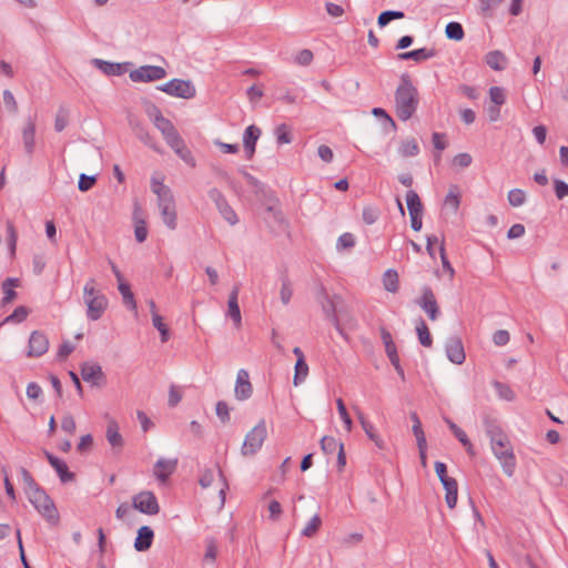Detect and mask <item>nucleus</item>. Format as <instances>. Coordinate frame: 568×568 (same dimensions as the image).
<instances>
[{
	"label": "nucleus",
	"mask_w": 568,
	"mask_h": 568,
	"mask_svg": "<svg viewBox=\"0 0 568 568\" xmlns=\"http://www.w3.org/2000/svg\"><path fill=\"white\" fill-rule=\"evenodd\" d=\"M154 532L149 526H142L138 530V536L134 540V548L136 551H145L152 546Z\"/></svg>",
	"instance_id": "nucleus-22"
},
{
	"label": "nucleus",
	"mask_w": 568,
	"mask_h": 568,
	"mask_svg": "<svg viewBox=\"0 0 568 568\" xmlns=\"http://www.w3.org/2000/svg\"><path fill=\"white\" fill-rule=\"evenodd\" d=\"M275 134H276L277 142L280 144H288L292 141V138H291V134H290V131H288V128L286 124H280L275 129Z\"/></svg>",
	"instance_id": "nucleus-55"
},
{
	"label": "nucleus",
	"mask_w": 568,
	"mask_h": 568,
	"mask_svg": "<svg viewBox=\"0 0 568 568\" xmlns=\"http://www.w3.org/2000/svg\"><path fill=\"white\" fill-rule=\"evenodd\" d=\"M444 203L445 206L449 207L454 213H456L460 204L459 194L452 189L445 196Z\"/></svg>",
	"instance_id": "nucleus-53"
},
{
	"label": "nucleus",
	"mask_w": 568,
	"mask_h": 568,
	"mask_svg": "<svg viewBox=\"0 0 568 568\" xmlns=\"http://www.w3.org/2000/svg\"><path fill=\"white\" fill-rule=\"evenodd\" d=\"M29 501L38 513L50 524L55 525L59 521V513L50 496L41 488L29 491L27 495Z\"/></svg>",
	"instance_id": "nucleus-4"
},
{
	"label": "nucleus",
	"mask_w": 568,
	"mask_h": 568,
	"mask_svg": "<svg viewBox=\"0 0 568 568\" xmlns=\"http://www.w3.org/2000/svg\"><path fill=\"white\" fill-rule=\"evenodd\" d=\"M343 445L338 443L334 437L324 436L321 439V448L325 454H333L336 450H339V446Z\"/></svg>",
	"instance_id": "nucleus-49"
},
{
	"label": "nucleus",
	"mask_w": 568,
	"mask_h": 568,
	"mask_svg": "<svg viewBox=\"0 0 568 568\" xmlns=\"http://www.w3.org/2000/svg\"><path fill=\"white\" fill-rule=\"evenodd\" d=\"M436 54L437 51L433 48H420L417 50L400 53L398 58L400 60H414L416 62H422L434 58Z\"/></svg>",
	"instance_id": "nucleus-25"
},
{
	"label": "nucleus",
	"mask_w": 568,
	"mask_h": 568,
	"mask_svg": "<svg viewBox=\"0 0 568 568\" xmlns=\"http://www.w3.org/2000/svg\"><path fill=\"white\" fill-rule=\"evenodd\" d=\"M45 456L49 464L54 468L62 483L73 480L74 474L69 470L67 464L63 460H61L60 458L55 457L50 453H45Z\"/></svg>",
	"instance_id": "nucleus-20"
},
{
	"label": "nucleus",
	"mask_w": 568,
	"mask_h": 568,
	"mask_svg": "<svg viewBox=\"0 0 568 568\" xmlns=\"http://www.w3.org/2000/svg\"><path fill=\"white\" fill-rule=\"evenodd\" d=\"M252 393L253 388L250 382L248 372L244 368L239 369L234 388L236 399L245 400L251 397Z\"/></svg>",
	"instance_id": "nucleus-15"
},
{
	"label": "nucleus",
	"mask_w": 568,
	"mask_h": 568,
	"mask_svg": "<svg viewBox=\"0 0 568 568\" xmlns=\"http://www.w3.org/2000/svg\"><path fill=\"white\" fill-rule=\"evenodd\" d=\"M493 386L501 399H505L508 402H511L515 399V393L507 384L495 381L493 383Z\"/></svg>",
	"instance_id": "nucleus-45"
},
{
	"label": "nucleus",
	"mask_w": 568,
	"mask_h": 568,
	"mask_svg": "<svg viewBox=\"0 0 568 568\" xmlns=\"http://www.w3.org/2000/svg\"><path fill=\"white\" fill-rule=\"evenodd\" d=\"M484 425L494 456L499 460L504 473L511 477L516 468V458L508 436L494 419L485 418Z\"/></svg>",
	"instance_id": "nucleus-1"
},
{
	"label": "nucleus",
	"mask_w": 568,
	"mask_h": 568,
	"mask_svg": "<svg viewBox=\"0 0 568 568\" xmlns=\"http://www.w3.org/2000/svg\"><path fill=\"white\" fill-rule=\"evenodd\" d=\"M381 338L385 346V352L390 363L399 361L396 345L393 341L392 334L384 327L381 328Z\"/></svg>",
	"instance_id": "nucleus-29"
},
{
	"label": "nucleus",
	"mask_w": 568,
	"mask_h": 568,
	"mask_svg": "<svg viewBox=\"0 0 568 568\" xmlns=\"http://www.w3.org/2000/svg\"><path fill=\"white\" fill-rule=\"evenodd\" d=\"M445 422L448 425L449 429L453 432V434L456 436V438L462 443V445H467L466 433L449 418H445Z\"/></svg>",
	"instance_id": "nucleus-58"
},
{
	"label": "nucleus",
	"mask_w": 568,
	"mask_h": 568,
	"mask_svg": "<svg viewBox=\"0 0 568 568\" xmlns=\"http://www.w3.org/2000/svg\"><path fill=\"white\" fill-rule=\"evenodd\" d=\"M410 419L413 420L412 430H413L414 436L416 437L417 446H423V444L426 440V437H425L424 430L422 428V423L419 420V417L415 412H413V413H410Z\"/></svg>",
	"instance_id": "nucleus-38"
},
{
	"label": "nucleus",
	"mask_w": 568,
	"mask_h": 568,
	"mask_svg": "<svg viewBox=\"0 0 568 568\" xmlns=\"http://www.w3.org/2000/svg\"><path fill=\"white\" fill-rule=\"evenodd\" d=\"M383 285L387 292L396 293L398 291V274L394 270H387L383 275Z\"/></svg>",
	"instance_id": "nucleus-35"
},
{
	"label": "nucleus",
	"mask_w": 568,
	"mask_h": 568,
	"mask_svg": "<svg viewBox=\"0 0 568 568\" xmlns=\"http://www.w3.org/2000/svg\"><path fill=\"white\" fill-rule=\"evenodd\" d=\"M97 179L94 175L80 174L78 187L82 192L89 191L95 183Z\"/></svg>",
	"instance_id": "nucleus-59"
},
{
	"label": "nucleus",
	"mask_w": 568,
	"mask_h": 568,
	"mask_svg": "<svg viewBox=\"0 0 568 568\" xmlns=\"http://www.w3.org/2000/svg\"><path fill=\"white\" fill-rule=\"evenodd\" d=\"M308 374V365L305 359L298 358L295 364V374L293 383L295 386L300 385L306 378Z\"/></svg>",
	"instance_id": "nucleus-40"
},
{
	"label": "nucleus",
	"mask_w": 568,
	"mask_h": 568,
	"mask_svg": "<svg viewBox=\"0 0 568 568\" xmlns=\"http://www.w3.org/2000/svg\"><path fill=\"white\" fill-rule=\"evenodd\" d=\"M168 95L181 99H192L196 94V89L190 80L172 79L156 88Z\"/></svg>",
	"instance_id": "nucleus-6"
},
{
	"label": "nucleus",
	"mask_w": 568,
	"mask_h": 568,
	"mask_svg": "<svg viewBox=\"0 0 568 568\" xmlns=\"http://www.w3.org/2000/svg\"><path fill=\"white\" fill-rule=\"evenodd\" d=\"M215 412L222 423H226L230 420V408L225 402H217L215 406Z\"/></svg>",
	"instance_id": "nucleus-61"
},
{
	"label": "nucleus",
	"mask_w": 568,
	"mask_h": 568,
	"mask_svg": "<svg viewBox=\"0 0 568 568\" xmlns=\"http://www.w3.org/2000/svg\"><path fill=\"white\" fill-rule=\"evenodd\" d=\"M267 437V428L264 419H261L245 436L241 448L243 456L255 455L263 446Z\"/></svg>",
	"instance_id": "nucleus-5"
},
{
	"label": "nucleus",
	"mask_w": 568,
	"mask_h": 568,
	"mask_svg": "<svg viewBox=\"0 0 568 568\" xmlns=\"http://www.w3.org/2000/svg\"><path fill=\"white\" fill-rule=\"evenodd\" d=\"M406 203L407 209L410 216V226L414 231L418 232L422 229L423 222H422V211H423V204L420 202V199L418 194L409 190L406 193Z\"/></svg>",
	"instance_id": "nucleus-9"
},
{
	"label": "nucleus",
	"mask_w": 568,
	"mask_h": 568,
	"mask_svg": "<svg viewBox=\"0 0 568 568\" xmlns=\"http://www.w3.org/2000/svg\"><path fill=\"white\" fill-rule=\"evenodd\" d=\"M399 154L407 156H416L419 153V146L415 139H406L400 142Z\"/></svg>",
	"instance_id": "nucleus-36"
},
{
	"label": "nucleus",
	"mask_w": 568,
	"mask_h": 568,
	"mask_svg": "<svg viewBox=\"0 0 568 568\" xmlns=\"http://www.w3.org/2000/svg\"><path fill=\"white\" fill-rule=\"evenodd\" d=\"M419 104L418 91L408 74L400 77V83L395 91V111L402 121L409 120Z\"/></svg>",
	"instance_id": "nucleus-2"
},
{
	"label": "nucleus",
	"mask_w": 568,
	"mask_h": 568,
	"mask_svg": "<svg viewBox=\"0 0 568 568\" xmlns=\"http://www.w3.org/2000/svg\"><path fill=\"white\" fill-rule=\"evenodd\" d=\"M416 332L418 335L419 343L425 347H430L433 343L432 336L426 323L423 320H420L419 323L417 324Z\"/></svg>",
	"instance_id": "nucleus-39"
},
{
	"label": "nucleus",
	"mask_w": 568,
	"mask_h": 568,
	"mask_svg": "<svg viewBox=\"0 0 568 568\" xmlns=\"http://www.w3.org/2000/svg\"><path fill=\"white\" fill-rule=\"evenodd\" d=\"M69 123V110L64 106H60L58 109L55 120H54V129L57 132L63 131Z\"/></svg>",
	"instance_id": "nucleus-42"
},
{
	"label": "nucleus",
	"mask_w": 568,
	"mask_h": 568,
	"mask_svg": "<svg viewBox=\"0 0 568 568\" xmlns=\"http://www.w3.org/2000/svg\"><path fill=\"white\" fill-rule=\"evenodd\" d=\"M176 465L178 459L159 458L154 465V476L161 483H165L169 476L174 473Z\"/></svg>",
	"instance_id": "nucleus-17"
},
{
	"label": "nucleus",
	"mask_w": 568,
	"mask_h": 568,
	"mask_svg": "<svg viewBox=\"0 0 568 568\" xmlns=\"http://www.w3.org/2000/svg\"><path fill=\"white\" fill-rule=\"evenodd\" d=\"M417 304L428 315L432 321H436L439 315V308L433 290L429 286L422 288V296Z\"/></svg>",
	"instance_id": "nucleus-12"
},
{
	"label": "nucleus",
	"mask_w": 568,
	"mask_h": 568,
	"mask_svg": "<svg viewBox=\"0 0 568 568\" xmlns=\"http://www.w3.org/2000/svg\"><path fill=\"white\" fill-rule=\"evenodd\" d=\"M209 197L215 203L219 212L223 219L231 225H235L239 222L237 215L234 210L229 205L225 196L217 189H211L209 191Z\"/></svg>",
	"instance_id": "nucleus-10"
},
{
	"label": "nucleus",
	"mask_w": 568,
	"mask_h": 568,
	"mask_svg": "<svg viewBox=\"0 0 568 568\" xmlns=\"http://www.w3.org/2000/svg\"><path fill=\"white\" fill-rule=\"evenodd\" d=\"M261 135L260 128L255 125H248L243 134V144L246 153V158L250 160L255 153V145Z\"/></svg>",
	"instance_id": "nucleus-18"
},
{
	"label": "nucleus",
	"mask_w": 568,
	"mask_h": 568,
	"mask_svg": "<svg viewBox=\"0 0 568 568\" xmlns=\"http://www.w3.org/2000/svg\"><path fill=\"white\" fill-rule=\"evenodd\" d=\"M7 233H8V247L11 256H14L17 248L18 235L16 229L11 222L7 223Z\"/></svg>",
	"instance_id": "nucleus-52"
},
{
	"label": "nucleus",
	"mask_w": 568,
	"mask_h": 568,
	"mask_svg": "<svg viewBox=\"0 0 568 568\" xmlns=\"http://www.w3.org/2000/svg\"><path fill=\"white\" fill-rule=\"evenodd\" d=\"M336 406H337L339 417L344 423V427H345L346 432L349 433L353 428V422H352L349 414L347 413L346 406L342 398L336 399Z\"/></svg>",
	"instance_id": "nucleus-44"
},
{
	"label": "nucleus",
	"mask_w": 568,
	"mask_h": 568,
	"mask_svg": "<svg viewBox=\"0 0 568 568\" xmlns=\"http://www.w3.org/2000/svg\"><path fill=\"white\" fill-rule=\"evenodd\" d=\"M36 121L32 118H28L26 120L24 126L22 129V141L24 145L26 152L31 155L34 151L36 144Z\"/></svg>",
	"instance_id": "nucleus-19"
},
{
	"label": "nucleus",
	"mask_w": 568,
	"mask_h": 568,
	"mask_svg": "<svg viewBox=\"0 0 568 568\" xmlns=\"http://www.w3.org/2000/svg\"><path fill=\"white\" fill-rule=\"evenodd\" d=\"M18 285H19V280L18 278H12V277L7 278L2 283V290H3L2 302L4 304L10 303L11 301H13L16 298L17 293L13 290V287H16Z\"/></svg>",
	"instance_id": "nucleus-34"
},
{
	"label": "nucleus",
	"mask_w": 568,
	"mask_h": 568,
	"mask_svg": "<svg viewBox=\"0 0 568 568\" xmlns=\"http://www.w3.org/2000/svg\"><path fill=\"white\" fill-rule=\"evenodd\" d=\"M313 61V52L308 49L301 50L296 57L295 62L300 65H308Z\"/></svg>",
	"instance_id": "nucleus-62"
},
{
	"label": "nucleus",
	"mask_w": 568,
	"mask_h": 568,
	"mask_svg": "<svg viewBox=\"0 0 568 568\" xmlns=\"http://www.w3.org/2000/svg\"><path fill=\"white\" fill-rule=\"evenodd\" d=\"M362 216H363V221L367 225H372L377 221V219L379 216V211L376 207L367 206V207H364Z\"/></svg>",
	"instance_id": "nucleus-57"
},
{
	"label": "nucleus",
	"mask_w": 568,
	"mask_h": 568,
	"mask_svg": "<svg viewBox=\"0 0 568 568\" xmlns=\"http://www.w3.org/2000/svg\"><path fill=\"white\" fill-rule=\"evenodd\" d=\"M165 77L166 71L164 68L151 64L141 65L140 68L134 69L129 73L130 80L135 83L154 82L162 80Z\"/></svg>",
	"instance_id": "nucleus-7"
},
{
	"label": "nucleus",
	"mask_w": 568,
	"mask_h": 568,
	"mask_svg": "<svg viewBox=\"0 0 568 568\" xmlns=\"http://www.w3.org/2000/svg\"><path fill=\"white\" fill-rule=\"evenodd\" d=\"M81 376L84 382L90 383L93 386H99L104 379L102 367L95 363H84L81 366Z\"/></svg>",
	"instance_id": "nucleus-16"
},
{
	"label": "nucleus",
	"mask_w": 568,
	"mask_h": 568,
	"mask_svg": "<svg viewBox=\"0 0 568 568\" xmlns=\"http://www.w3.org/2000/svg\"><path fill=\"white\" fill-rule=\"evenodd\" d=\"M158 206L161 212L163 223L170 229L175 230L176 222V209H175V200L173 194L170 196H164L158 201Z\"/></svg>",
	"instance_id": "nucleus-11"
},
{
	"label": "nucleus",
	"mask_w": 568,
	"mask_h": 568,
	"mask_svg": "<svg viewBox=\"0 0 568 568\" xmlns=\"http://www.w3.org/2000/svg\"><path fill=\"white\" fill-rule=\"evenodd\" d=\"M240 287L239 285H235L231 291L227 301V315L232 318L236 327H239L242 322L241 310L237 302Z\"/></svg>",
	"instance_id": "nucleus-21"
},
{
	"label": "nucleus",
	"mask_w": 568,
	"mask_h": 568,
	"mask_svg": "<svg viewBox=\"0 0 568 568\" xmlns=\"http://www.w3.org/2000/svg\"><path fill=\"white\" fill-rule=\"evenodd\" d=\"M131 126L136 135V138L142 141L145 145L151 148L152 150L160 152L158 144L154 142L153 138L150 135L149 131L139 122L131 121Z\"/></svg>",
	"instance_id": "nucleus-27"
},
{
	"label": "nucleus",
	"mask_w": 568,
	"mask_h": 568,
	"mask_svg": "<svg viewBox=\"0 0 568 568\" xmlns=\"http://www.w3.org/2000/svg\"><path fill=\"white\" fill-rule=\"evenodd\" d=\"M20 475H21L22 483L24 485L26 495H28L29 491H31V490H36V489L40 488L38 486V484L36 483V480L33 479L32 475L26 468H23V467L20 468Z\"/></svg>",
	"instance_id": "nucleus-50"
},
{
	"label": "nucleus",
	"mask_w": 568,
	"mask_h": 568,
	"mask_svg": "<svg viewBox=\"0 0 568 568\" xmlns=\"http://www.w3.org/2000/svg\"><path fill=\"white\" fill-rule=\"evenodd\" d=\"M442 485L446 490L445 500L449 508H454L457 504L458 485L455 478L443 479Z\"/></svg>",
	"instance_id": "nucleus-26"
},
{
	"label": "nucleus",
	"mask_w": 568,
	"mask_h": 568,
	"mask_svg": "<svg viewBox=\"0 0 568 568\" xmlns=\"http://www.w3.org/2000/svg\"><path fill=\"white\" fill-rule=\"evenodd\" d=\"M367 437L379 448L383 449L385 447V442L382 439L381 436L376 433V429L372 423L364 424V427H362Z\"/></svg>",
	"instance_id": "nucleus-47"
},
{
	"label": "nucleus",
	"mask_w": 568,
	"mask_h": 568,
	"mask_svg": "<svg viewBox=\"0 0 568 568\" xmlns=\"http://www.w3.org/2000/svg\"><path fill=\"white\" fill-rule=\"evenodd\" d=\"M92 64L106 75H121L125 72V65H129L130 63H115L104 61L102 59H93Z\"/></svg>",
	"instance_id": "nucleus-23"
},
{
	"label": "nucleus",
	"mask_w": 568,
	"mask_h": 568,
	"mask_svg": "<svg viewBox=\"0 0 568 568\" xmlns=\"http://www.w3.org/2000/svg\"><path fill=\"white\" fill-rule=\"evenodd\" d=\"M446 37L450 40L459 41L464 38V29L458 22H449L445 28Z\"/></svg>",
	"instance_id": "nucleus-41"
},
{
	"label": "nucleus",
	"mask_w": 568,
	"mask_h": 568,
	"mask_svg": "<svg viewBox=\"0 0 568 568\" xmlns=\"http://www.w3.org/2000/svg\"><path fill=\"white\" fill-rule=\"evenodd\" d=\"M118 288H119V292L122 296V301L124 303V305L132 310V311H135L136 310V302H135V298H134V295L131 291V287L130 285L126 283V282H120L118 284Z\"/></svg>",
	"instance_id": "nucleus-33"
},
{
	"label": "nucleus",
	"mask_w": 568,
	"mask_h": 568,
	"mask_svg": "<svg viewBox=\"0 0 568 568\" xmlns=\"http://www.w3.org/2000/svg\"><path fill=\"white\" fill-rule=\"evenodd\" d=\"M151 190L154 194L158 196V201L164 196L172 195V191L169 186L164 185L161 181L156 180L155 178L151 181Z\"/></svg>",
	"instance_id": "nucleus-46"
},
{
	"label": "nucleus",
	"mask_w": 568,
	"mask_h": 568,
	"mask_svg": "<svg viewBox=\"0 0 568 568\" xmlns=\"http://www.w3.org/2000/svg\"><path fill=\"white\" fill-rule=\"evenodd\" d=\"M155 114L153 118V123L155 128L162 133L164 140L169 139L173 134L178 132L173 123L164 118L159 109H154Z\"/></svg>",
	"instance_id": "nucleus-24"
},
{
	"label": "nucleus",
	"mask_w": 568,
	"mask_h": 568,
	"mask_svg": "<svg viewBox=\"0 0 568 568\" xmlns=\"http://www.w3.org/2000/svg\"><path fill=\"white\" fill-rule=\"evenodd\" d=\"M323 312L325 313L326 317L332 322L335 329L339 334H343L342 320L336 313L335 305H334L333 301L329 300L328 297L326 300V303L323 304Z\"/></svg>",
	"instance_id": "nucleus-30"
},
{
	"label": "nucleus",
	"mask_w": 568,
	"mask_h": 568,
	"mask_svg": "<svg viewBox=\"0 0 568 568\" xmlns=\"http://www.w3.org/2000/svg\"><path fill=\"white\" fill-rule=\"evenodd\" d=\"M49 348V339L47 335L40 331H33L29 338V349L27 356L39 357L47 353Z\"/></svg>",
	"instance_id": "nucleus-13"
},
{
	"label": "nucleus",
	"mask_w": 568,
	"mask_h": 568,
	"mask_svg": "<svg viewBox=\"0 0 568 568\" xmlns=\"http://www.w3.org/2000/svg\"><path fill=\"white\" fill-rule=\"evenodd\" d=\"M354 245H355L354 235L352 233H344L338 237L336 247H337V250L352 248Z\"/></svg>",
	"instance_id": "nucleus-60"
},
{
	"label": "nucleus",
	"mask_w": 568,
	"mask_h": 568,
	"mask_svg": "<svg viewBox=\"0 0 568 568\" xmlns=\"http://www.w3.org/2000/svg\"><path fill=\"white\" fill-rule=\"evenodd\" d=\"M510 339L509 333L506 329H498L493 335V342L497 346H505Z\"/></svg>",
	"instance_id": "nucleus-63"
},
{
	"label": "nucleus",
	"mask_w": 568,
	"mask_h": 568,
	"mask_svg": "<svg viewBox=\"0 0 568 568\" xmlns=\"http://www.w3.org/2000/svg\"><path fill=\"white\" fill-rule=\"evenodd\" d=\"M486 63L494 70L500 71L506 68L507 59L505 54L498 50L490 51L486 54Z\"/></svg>",
	"instance_id": "nucleus-32"
},
{
	"label": "nucleus",
	"mask_w": 568,
	"mask_h": 568,
	"mask_svg": "<svg viewBox=\"0 0 568 568\" xmlns=\"http://www.w3.org/2000/svg\"><path fill=\"white\" fill-rule=\"evenodd\" d=\"M445 348L446 355L452 363L460 365L465 362L464 345L458 336H450L446 342Z\"/></svg>",
	"instance_id": "nucleus-14"
},
{
	"label": "nucleus",
	"mask_w": 568,
	"mask_h": 568,
	"mask_svg": "<svg viewBox=\"0 0 568 568\" xmlns=\"http://www.w3.org/2000/svg\"><path fill=\"white\" fill-rule=\"evenodd\" d=\"M132 506L136 510L145 515H156L160 511V506L155 495L152 491H141L133 496Z\"/></svg>",
	"instance_id": "nucleus-8"
},
{
	"label": "nucleus",
	"mask_w": 568,
	"mask_h": 568,
	"mask_svg": "<svg viewBox=\"0 0 568 568\" xmlns=\"http://www.w3.org/2000/svg\"><path fill=\"white\" fill-rule=\"evenodd\" d=\"M321 525L322 519L318 514H315L303 528L302 535L305 537H313L320 529Z\"/></svg>",
	"instance_id": "nucleus-43"
},
{
	"label": "nucleus",
	"mask_w": 568,
	"mask_h": 568,
	"mask_svg": "<svg viewBox=\"0 0 568 568\" xmlns=\"http://www.w3.org/2000/svg\"><path fill=\"white\" fill-rule=\"evenodd\" d=\"M508 202L511 206H521L526 202V193L521 189H513L508 192Z\"/></svg>",
	"instance_id": "nucleus-48"
},
{
	"label": "nucleus",
	"mask_w": 568,
	"mask_h": 568,
	"mask_svg": "<svg viewBox=\"0 0 568 568\" xmlns=\"http://www.w3.org/2000/svg\"><path fill=\"white\" fill-rule=\"evenodd\" d=\"M293 288L290 280L285 276L282 278V285L280 291V297L284 305H287L292 298Z\"/></svg>",
	"instance_id": "nucleus-51"
},
{
	"label": "nucleus",
	"mask_w": 568,
	"mask_h": 568,
	"mask_svg": "<svg viewBox=\"0 0 568 568\" xmlns=\"http://www.w3.org/2000/svg\"><path fill=\"white\" fill-rule=\"evenodd\" d=\"M555 193L559 200L568 196V184L561 180H555Z\"/></svg>",
	"instance_id": "nucleus-64"
},
{
	"label": "nucleus",
	"mask_w": 568,
	"mask_h": 568,
	"mask_svg": "<svg viewBox=\"0 0 568 568\" xmlns=\"http://www.w3.org/2000/svg\"><path fill=\"white\" fill-rule=\"evenodd\" d=\"M133 220H134V235L139 243H142L146 240L148 236V229L145 225L144 220L140 217V207L135 206L133 212Z\"/></svg>",
	"instance_id": "nucleus-31"
},
{
	"label": "nucleus",
	"mask_w": 568,
	"mask_h": 568,
	"mask_svg": "<svg viewBox=\"0 0 568 568\" xmlns=\"http://www.w3.org/2000/svg\"><path fill=\"white\" fill-rule=\"evenodd\" d=\"M405 17L403 11L386 10L382 12L377 18V24L379 28L386 27L390 21L403 19Z\"/></svg>",
	"instance_id": "nucleus-37"
},
{
	"label": "nucleus",
	"mask_w": 568,
	"mask_h": 568,
	"mask_svg": "<svg viewBox=\"0 0 568 568\" xmlns=\"http://www.w3.org/2000/svg\"><path fill=\"white\" fill-rule=\"evenodd\" d=\"M105 437L113 448H121L124 444L123 437L119 432V425L114 419L109 422Z\"/></svg>",
	"instance_id": "nucleus-28"
},
{
	"label": "nucleus",
	"mask_w": 568,
	"mask_h": 568,
	"mask_svg": "<svg viewBox=\"0 0 568 568\" xmlns=\"http://www.w3.org/2000/svg\"><path fill=\"white\" fill-rule=\"evenodd\" d=\"M83 303L87 307L85 315L91 322L99 321L109 306L106 295L98 287L97 281L91 277L83 286Z\"/></svg>",
	"instance_id": "nucleus-3"
},
{
	"label": "nucleus",
	"mask_w": 568,
	"mask_h": 568,
	"mask_svg": "<svg viewBox=\"0 0 568 568\" xmlns=\"http://www.w3.org/2000/svg\"><path fill=\"white\" fill-rule=\"evenodd\" d=\"M489 98H490L491 102L495 103L496 105L504 104L505 100H506L504 89L500 87H491L489 89Z\"/></svg>",
	"instance_id": "nucleus-54"
},
{
	"label": "nucleus",
	"mask_w": 568,
	"mask_h": 568,
	"mask_svg": "<svg viewBox=\"0 0 568 568\" xmlns=\"http://www.w3.org/2000/svg\"><path fill=\"white\" fill-rule=\"evenodd\" d=\"M29 314V311L26 306H18L12 314H10L4 323L9 322H22L27 318Z\"/></svg>",
	"instance_id": "nucleus-56"
}]
</instances>
